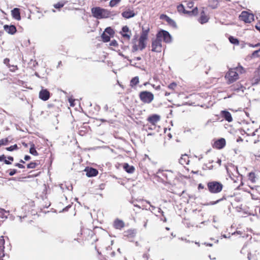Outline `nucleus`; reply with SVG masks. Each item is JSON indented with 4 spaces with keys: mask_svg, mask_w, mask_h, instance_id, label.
I'll list each match as a JSON object with an SVG mask.
<instances>
[{
    "mask_svg": "<svg viewBox=\"0 0 260 260\" xmlns=\"http://www.w3.org/2000/svg\"><path fill=\"white\" fill-rule=\"evenodd\" d=\"M149 31V28L145 29L143 27H142V32L139 39L138 45L134 44L133 46L132 51L133 52H136L138 50H142L146 47V42L148 39Z\"/></svg>",
    "mask_w": 260,
    "mask_h": 260,
    "instance_id": "nucleus-1",
    "label": "nucleus"
},
{
    "mask_svg": "<svg viewBox=\"0 0 260 260\" xmlns=\"http://www.w3.org/2000/svg\"><path fill=\"white\" fill-rule=\"evenodd\" d=\"M244 72V68L241 67H238L235 68L230 69L225 76L229 84L232 83L239 78L238 72L242 73Z\"/></svg>",
    "mask_w": 260,
    "mask_h": 260,
    "instance_id": "nucleus-2",
    "label": "nucleus"
},
{
    "mask_svg": "<svg viewBox=\"0 0 260 260\" xmlns=\"http://www.w3.org/2000/svg\"><path fill=\"white\" fill-rule=\"evenodd\" d=\"M91 12L93 16L97 19L108 18L110 15V13L108 10L100 7L93 8L91 9Z\"/></svg>",
    "mask_w": 260,
    "mask_h": 260,
    "instance_id": "nucleus-3",
    "label": "nucleus"
},
{
    "mask_svg": "<svg viewBox=\"0 0 260 260\" xmlns=\"http://www.w3.org/2000/svg\"><path fill=\"white\" fill-rule=\"evenodd\" d=\"M208 190L212 193H217L220 192L222 188L223 185L219 182L211 181L207 183Z\"/></svg>",
    "mask_w": 260,
    "mask_h": 260,
    "instance_id": "nucleus-4",
    "label": "nucleus"
},
{
    "mask_svg": "<svg viewBox=\"0 0 260 260\" xmlns=\"http://www.w3.org/2000/svg\"><path fill=\"white\" fill-rule=\"evenodd\" d=\"M139 98L144 103L149 104L153 100L154 95L151 92L143 91L140 92Z\"/></svg>",
    "mask_w": 260,
    "mask_h": 260,
    "instance_id": "nucleus-5",
    "label": "nucleus"
},
{
    "mask_svg": "<svg viewBox=\"0 0 260 260\" xmlns=\"http://www.w3.org/2000/svg\"><path fill=\"white\" fill-rule=\"evenodd\" d=\"M152 51L156 52H160L161 51L162 45L161 40L159 38H157L153 40L152 42Z\"/></svg>",
    "mask_w": 260,
    "mask_h": 260,
    "instance_id": "nucleus-6",
    "label": "nucleus"
},
{
    "mask_svg": "<svg viewBox=\"0 0 260 260\" xmlns=\"http://www.w3.org/2000/svg\"><path fill=\"white\" fill-rule=\"evenodd\" d=\"M240 19L245 23H250L254 20V16L252 14L246 11H243L239 16Z\"/></svg>",
    "mask_w": 260,
    "mask_h": 260,
    "instance_id": "nucleus-7",
    "label": "nucleus"
},
{
    "mask_svg": "<svg viewBox=\"0 0 260 260\" xmlns=\"http://www.w3.org/2000/svg\"><path fill=\"white\" fill-rule=\"evenodd\" d=\"M157 38L163 39L164 41L167 43H169L172 42V37L171 35L166 30H162L157 34Z\"/></svg>",
    "mask_w": 260,
    "mask_h": 260,
    "instance_id": "nucleus-8",
    "label": "nucleus"
},
{
    "mask_svg": "<svg viewBox=\"0 0 260 260\" xmlns=\"http://www.w3.org/2000/svg\"><path fill=\"white\" fill-rule=\"evenodd\" d=\"M177 10L179 12H182L184 14H187L190 16L196 15L198 13V8L196 7L191 11L186 10L183 5L180 4L177 6Z\"/></svg>",
    "mask_w": 260,
    "mask_h": 260,
    "instance_id": "nucleus-9",
    "label": "nucleus"
},
{
    "mask_svg": "<svg viewBox=\"0 0 260 260\" xmlns=\"http://www.w3.org/2000/svg\"><path fill=\"white\" fill-rule=\"evenodd\" d=\"M225 140L224 138H220L214 142L213 147L215 148L220 149L223 148L225 145Z\"/></svg>",
    "mask_w": 260,
    "mask_h": 260,
    "instance_id": "nucleus-10",
    "label": "nucleus"
},
{
    "mask_svg": "<svg viewBox=\"0 0 260 260\" xmlns=\"http://www.w3.org/2000/svg\"><path fill=\"white\" fill-rule=\"evenodd\" d=\"M39 98L43 101H46L50 98V92L46 89H42L39 92Z\"/></svg>",
    "mask_w": 260,
    "mask_h": 260,
    "instance_id": "nucleus-11",
    "label": "nucleus"
},
{
    "mask_svg": "<svg viewBox=\"0 0 260 260\" xmlns=\"http://www.w3.org/2000/svg\"><path fill=\"white\" fill-rule=\"evenodd\" d=\"M120 33L123 37L128 40L130 39L132 33L127 26H124L122 27V31Z\"/></svg>",
    "mask_w": 260,
    "mask_h": 260,
    "instance_id": "nucleus-12",
    "label": "nucleus"
},
{
    "mask_svg": "<svg viewBox=\"0 0 260 260\" xmlns=\"http://www.w3.org/2000/svg\"><path fill=\"white\" fill-rule=\"evenodd\" d=\"M220 115L228 122H231L233 121L232 115L229 112L225 110L221 111Z\"/></svg>",
    "mask_w": 260,
    "mask_h": 260,
    "instance_id": "nucleus-13",
    "label": "nucleus"
},
{
    "mask_svg": "<svg viewBox=\"0 0 260 260\" xmlns=\"http://www.w3.org/2000/svg\"><path fill=\"white\" fill-rule=\"evenodd\" d=\"M4 28L7 33L11 35H14L16 32V28L13 25H5Z\"/></svg>",
    "mask_w": 260,
    "mask_h": 260,
    "instance_id": "nucleus-14",
    "label": "nucleus"
},
{
    "mask_svg": "<svg viewBox=\"0 0 260 260\" xmlns=\"http://www.w3.org/2000/svg\"><path fill=\"white\" fill-rule=\"evenodd\" d=\"M85 172H86V175L89 177L95 176L98 173L97 170L92 168L85 169Z\"/></svg>",
    "mask_w": 260,
    "mask_h": 260,
    "instance_id": "nucleus-15",
    "label": "nucleus"
},
{
    "mask_svg": "<svg viewBox=\"0 0 260 260\" xmlns=\"http://www.w3.org/2000/svg\"><path fill=\"white\" fill-rule=\"evenodd\" d=\"M148 121L151 123L153 125H155V124L159 121L160 116L156 114H153L152 116H149L148 119Z\"/></svg>",
    "mask_w": 260,
    "mask_h": 260,
    "instance_id": "nucleus-16",
    "label": "nucleus"
},
{
    "mask_svg": "<svg viewBox=\"0 0 260 260\" xmlns=\"http://www.w3.org/2000/svg\"><path fill=\"white\" fill-rule=\"evenodd\" d=\"M122 17L126 19H129L135 16V13L133 10H128L124 11L121 14Z\"/></svg>",
    "mask_w": 260,
    "mask_h": 260,
    "instance_id": "nucleus-17",
    "label": "nucleus"
},
{
    "mask_svg": "<svg viewBox=\"0 0 260 260\" xmlns=\"http://www.w3.org/2000/svg\"><path fill=\"white\" fill-rule=\"evenodd\" d=\"M179 161L182 165H188L189 162V157L186 154L182 155Z\"/></svg>",
    "mask_w": 260,
    "mask_h": 260,
    "instance_id": "nucleus-18",
    "label": "nucleus"
},
{
    "mask_svg": "<svg viewBox=\"0 0 260 260\" xmlns=\"http://www.w3.org/2000/svg\"><path fill=\"white\" fill-rule=\"evenodd\" d=\"M12 15L14 18L16 20H20L21 19L19 9L18 8H14L12 10Z\"/></svg>",
    "mask_w": 260,
    "mask_h": 260,
    "instance_id": "nucleus-19",
    "label": "nucleus"
},
{
    "mask_svg": "<svg viewBox=\"0 0 260 260\" xmlns=\"http://www.w3.org/2000/svg\"><path fill=\"white\" fill-rule=\"evenodd\" d=\"M114 226L116 229L120 230L124 226V223L121 220L116 219L114 222Z\"/></svg>",
    "mask_w": 260,
    "mask_h": 260,
    "instance_id": "nucleus-20",
    "label": "nucleus"
},
{
    "mask_svg": "<svg viewBox=\"0 0 260 260\" xmlns=\"http://www.w3.org/2000/svg\"><path fill=\"white\" fill-rule=\"evenodd\" d=\"M123 169L128 173H133L135 171V168L133 166H129L128 164L125 163L123 165Z\"/></svg>",
    "mask_w": 260,
    "mask_h": 260,
    "instance_id": "nucleus-21",
    "label": "nucleus"
},
{
    "mask_svg": "<svg viewBox=\"0 0 260 260\" xmlns=\"http://www.w3.org/2000/svg\"><path fill=\"white\" fill-rule=\"evenodd\" d=\"M209 18L205 15L204 12L202 11V12L201 14L200 19L199 20V22L201 24H204L207 22Z\"/></svg>",
    "mask_w": 260,
    "mask_h": 260,
    "instance_id": "nucleus-22",
    "label": "nucleus"
},
{
    "mask_svg": "<svg viewBox=\"0 0 260 260\" xmlns=\"http://www.w3.org/2000/svg\"><path fill=\"white\" fill-rule=\"evenodd\" d=\"M166 20V21L171 26L173 27H176V22L171 18L169 17L168 16H165Z\"/></svg>",
    "mask_w": 260,
    "mask_h": 260,
    "instance_id": "nucleus-23",
    "label": "nucleus"
},
{
    "mask_svg": "<svg viewBox=\"0 0 260 260\" xmlns=\"http://www.w3.org/2000/svg\"><path fill=\"white\" fill-rule=\"evenodd\" d=\"M139 80L138 77H135L131 80V82H130V85L132 87H133L134 86H135L136 85H137L139 83Z\"/></svg>",
    "mask_w": 260,
    "mask_h": 260,
    "instance_id": "nucleus-24",
    "label": "nucleus"
},
{
    "mask_svg": "<svg viewBox=\"0 0 260 260\" xmlns=\"http://www.w3.org/2000/svg\"><path fill=\"white\" fill-rule=\"evenodd\" d=\"M101 37L104 42H108L110 40V36L106 32H103Z\"/></svg>",
    "mask_w": 260,
    "mask_h": 260,
    "instance_id": "nucleus-25",
    "label": "nucleus"
},
{
    "mask_svg": "<svg viewBox=\"0 0 260 260\" xmlns=\"http://www.w3.org/2000/svg\"><path fill=\"white\" fill-rule=\"evenodd\" d=\"M29 152L30 154L37 156L38 155L37 151H36L34 144H31L29 149Z\"/></svg>",
    "mask_w": 260,
    "mask_h": 260,
    "instance_id": "nucleus-26",
    "label": "nucleus"
},
{
    "mask_svg": "<svg viewBox=\"0 0 260 260\" xmlns=\"http://www.w3.org/2000/svg\"><path fill=\"white\" fill-rule=\"evenodd\" d=\"M120 3V0H111L109 3V6L111 7H115Z\"/></svg>",
    "mask_w": 260,
    "mask_h": 260,
    "instance_id": "nucleus-27",
    "label": "nucleus"
},
{
    "mask_svg": "<svg viewBox=\"0 0 260 260\" xmlns=\"http://www.w3.org/2000/svg\"><path fill=\"white\" fill-rule=\"evenodd\" d=\"M104 32H106L110 36L114 34V31L111 27H107V28H106Z\"/></svg>",
    "mask_w": 260,
    "mask_h": 260,
    "instance_id": "nucleus-28",
    "label": "nucleus"
},
{
    "mask_svg": "<svg viewBox=\"0 0 260 260\" xmlns=\"http://www.w3.org/2000/svg\"><path fill=\"white\" fill-rule=\"evenodd\" d=\"M229 40H230V42L233 44H239V41L238 40V39H237L233 37H230L229 38Z\"/></svg>",
    "mask_w": 260,
    "mask_h": 260,
    "instance_id": "nucleus-29",
    "label": "nucleus"
},
{
    "mask_svg": "<svg viewBox=\"0 0 260 260\" xmlns=\"http://www.w3.org/2000/svg\"><path fill=\"white\" fill-rule=\"evenodd\" d=\"M249 179L252 182H255V174L254 173L251 172L249 174Z\"/></svg>",
    "mask_w": 260,
    "mask_h": 260,
    "instance_id": "nucleus-30",
    "label": "nucleus"
},
{
    "mask_svg": "<svg viewBox=\"0 0 260 260\" xmlns=\"http://www.w3.org/2000/svg\"><path fill=\"white\" fill-rule=\"evenodd\" d=\"M8 142V138L3 139L0 140V147L2 145H6Z\"/></svg>",
    "mask_w": 260,
    "mask_h": 260,
    "instance_id": "nucleus-31",
    "label": "nucleus"
},
{
    "mask_svg": "<svg viewBox=\"0 0 260 260\" xmlns=\"http://www.w3.org/2000/svg\"><path fill=\"white\" fill-rule=\"evenodd\" d=\"M37 166V164L34 162H31L28 164L27 166V168L28 169H34Z\"/></svg>",
    "mask_w": 260,
    "mask_h": 260,
    "instance_id": "nucleus-32",
    "label": "nucleus"
},
{
    "mask_svg": "<svg viewBox=\"0 0 260 260\" xmlns=\"http://www.w3.org/2000/svg\"><path fill=\"white\" fill-rule=\"evenodd\" d=\"M244 133L247 134V136H251V133L253 131H252V129L250 128H247L244 131Z\"/></svg>",
    "mask_w": 260,
    "mask_h": 260,
    "instance_id": "nucleus-33",
    "label": "nucleus"
},
{
    "mask_svg": "<svg viewBox=\"0 0 260 260\" xmlns=\"http://www.w3.org/2000/svg\"><path fill=\"white\" fill-rule=\"evenodd\" d=\"M64 6V4L63 3H60V2H59L57 4H55L54 5V7L56 9H60L61 8H62L63 6Z\"/></svg>",
    "mask_w": 260,
    "mask_h": 260,
    "instance_id": "nucleus-34",
    "label": "nucleus"
},
{
    "mask_svg": "<svg viewBox=\"0 0 260 260\" xmlns=\"http://www.w3.org/2000/svg\"><path fill=\"white\" fill-rule=\"evenodd\" d=\"M17 148V145L16 144L11 146L10 147H7L6 149L8 151H13Z\"/></svg>",
    "mask_w": 260,
    "mask_h": 260,
    "instance_id": "nucleus-35",
    "label": "nucleus"
},
{
    "mask_svg": "<svg viewBox=\"0 0 260 260\" xmlns=\"http://www.w3.org/2000/svg\"><path fill=\"white\" fill-rule=\"evenodd\" d=\"M187 8L191 9L193 7V3L192 1H188L186 3Z\"/></svg>",
    "mask_w": 260,
    "mask_h": 260,
    "instance_id": "nucleus-36",
    "label": "nucleus"
},
{
    "mask_svg": "<svg viewBox=\"0 0 260 260\" xmlns=\"http://www.w3.org/2000/svg\"><path fill=\"white\" fill-rule=\"evenodd\" d=\"M259 52H260V49L257 50L253 51L252 54V57H258V53Z\"/></svg>",
    "mask_w": 260,
    "mask_h": 260,
    "instance_id": "nucleus-37",
    "label": "nucleus"
},
{
    "mask_svg": "<svg viewBox=\"0 0 260 260\" xmlns=\"http://www.w3.org/2000/svg\"><path fill=\"white\" fill-rule=\"evenodd\" d=\"M17 172V170L15 169L10 170L9 172V175L10 176H13L15 175Z\"/></svg>",
    "mask_w": 260,
    "mask_h": 260,
    "instance_id": "nucleus-38",
    "label": "nucleus"
},
{
    "mask_svg": "<svg viewBox=\"0 0 260 260\" xmlns=\"http://www.w3.org/2000/svg\"><path fill=\"white\" fill-rule=\"evenodd\" d=\"M6 212H7V211L4 210V209H0V213L1 214V216H2V217L3 218H4V217L7 218V216H4V213H6Z\"/></svg>",
    "mask_w": 260,
    "mask_h": 260,
    "instance_id": "nucleus-39",
    "label": "nucleus"
},
{
    "mask_svg": "<svg viewBox=\"0 0 260 260\" xmlns=\"http://www.w3.org/2000/svg\"><path fill=\"white\" fill-rule=\"evenodd\" d=\"M176 85H177L175 83H172L169 85L168 87L170 89H174L176 87Z\"/></svg>",
    "mask_w": 260,
    "mask_h": 260,
    "instance_id": "nucleus-40",
    "label": "nucleus"
},
{
    "mask_svg": "<svg viewBox=\"0 0 260 260\" xmlns=\"http://www.w3.org/2000/svg\"><path fill=\"white\" fill-rule=\"evenodd\" d=\"M110 45L113 46H117L118 45V43L115 40H113L110 42Z\"/></svg>",
    "mask_w": 260,
    "mask_h": 260,
    "instance_id": "nucleus-41",
    "label": "nucleus"
},
{
    "mask_svg": "<svg viewBox=\"0 0 260 260\" xmlns=\"http://www.w3.org/2000/svg\"><path fill=\"white\" fill-rule=\"evenodd\" d=\"M9 61H10L9 59H8V58H5V59H4V63L5 64H6L8 67L10 68V66L9 63Z\"/></svg>",
    "mask_w": 260,
    "mask_h": 260,
    "instance_id": "nucleus-42",
    "label": "nucleus"
},
{
    "mask_svg": "<svg viewBox=\"0 0 260 260\" xmlns=\"http://www.w3.org/2000/svg\"><path fill=\"white\" fill-rule=\"evenodd\" d=\"M69 102L70 104V106H74L75 104H74V102H75V100H73L72 99H69Z\"/></svg>",
    "mask_w": 260,
    "mask_h": 260,
    "instance_id": "nucleus-43",
    "label": "nucleus"
},
{
    "mask_svg": "<svg viewBox=\"0 0 260 260\" xmlns=\"http://www.w3.org/2000/svg\"><path fill=\"white\" fill-rule=\"evenodd\" d=\"M10 68H11L10 69V71H11L12 72H14L16 70H17V67L16 66H10Z\"/></svg>",
    "mask_w": 260,
    "mask_h": 260,
    "instance_id": "nucleus-44",
    "label": "nucleus"
},
{
    "mask_svg": "<svg viewBox=\"0 0 260 260\" xmlns=\"http://www.w3.org/2000/svg\"><path fill=\"white\" fill-rule=\"evenodd\" d=\"M1 238L2 239H0V246H1V245L2 246H4V245L5 244V240L3 236Z\"/></svg>",
    "mask_w": 260,
    "mask_h": 260,
    "instance_id": "nucleus-45",
    "label": "nucleus"
},
{
    "mask_svg": "<svg viewBox=\"0 0 260 260\" xmlns=\"http://www.w3.org/2000/svg\"><path fill=\"white\" fill-rule=\"evenodd\" d=\"M15 166L16 167H18V168H21V169L24 168V166L23 165L19 164V163L16 164Z\"/></svg>",
    "mask_w": 260,
    "mask_h": 260,
    "instance_id": "nucleus-46",
    "label": "nucleus"
},
{
    "mask_svg": "<svg viewBox=\"0 0 260 260\" xmlns=\"http://www.w3.org/2000/svg\"><path fill=\"white\" fill-rule=\"evenodd\" d=\"M249 46L252 47H257L258 46H260V43H257L255 45L249 44Z\"/></svg>",
    "mask_w": 260,
    "mask_h": 260,
    "instance_id": "nucleus-47",
    "label": "nucleus"
},
{
    "mask_svg": "<svg viewBox=\"0 0 260 260\" xmlns=\"http://www.w3.org/2000/svg\"><path fill=\"white\" fill-rule=\"evenodd\" d=\"M145 201L147 204H149V205H150V207H151V208H152V210H154L155 209V207L154 206H152V205H151L150 204V202L149 201H146V200H145Z\"/></svg>",
    "mask_w": 260,
    "mask_h": 260,
    "instance_id": "nucleus-48",
    "label": "nucleus"
},
{
    "mask_svg": "<svg viewBox=\"0 0 260 260\" xmlns=\"http://www.w3.org/2000/svg\"><path fill=\"white\" fill-rule=\"evenodd\" d=\"M30 159V157L29 155H25L24 156V160H28Z\"/></svg>",
    "mask_w": 260,
    "mask_h": 260,
    "instance_id": "nucleus-49",
    "label": "nucleus"
},
{
    "mask_svg": "<svg viewBox=\"0 0 260 260\" xmlns=\"http://www.w3.org/2000/svg\"><path fill=\"white\" fill-rule=\"evenodd\" d=\"M204 188V185H202L201 183L199 184L198 188L200 189H203Z\"/></svg>",
    "mask_w": 260,
    "mask_h": 260,
    "instance_id": "nucleus-50",
    "label": "nucleus"
},
{
    "mask_svg": "<svg viewBox=\"0 0 260 260\" xmlns=\"http://www.w3.org/2000/svg\"><path fill=\"white\" fill-rule=\"evenodd\" d=\"M255 28H256V29H257L260 32V23L258 24H257L256 26H255Z\"/></svg>",
    "mask_w": 260,
    "mask_h": 260,
    "instance_id": "nucleus-51",
    "label": "nucleus"
},
{
    "mask_svg": "<svg viewBox=\"0 0 260 260\" xmlns=\"http://www.w3.org/2000/svg\"><path fill=\"white\" fill-rule=\"evenodd\" d=\"M5 158L6 157L4 155L0 156V161H3Z\"/></svg>",
    "mask_w": 260,
    "mask_h": 260,
    "instance_id": "nucleus-52",
    "label": "nucleus"
},
{
    "mask_svg": "<svg viewBox=\"0 0 260 260\" xmlns=\"http://www.w3.org/2000/svg\"><path fill=\"white\" fill-rule=\"evenodd\" d=\"M4 162L6 164H7V165H9V164H11V162L9 161V160H7V159H5L4 160Z\"/></svg>",
    "mask_w": 260,
    "mask_h": 260,
    "instance_id": "nucleus-53",
    "label": "nucleus"
},
{
    "mask_svg": "<svg viewBox=\"0 0 260 260\" xmlns=\"http://www.w3.org/2000/svg\"><path fill=\"white\" fill-rule=\"evenodd\" d=\"M158 212L161 213L162 215H164V212L161 210L160 208H158Z\"/></svg>",
    "mask_w": 260,
    "mask_h": 260,
    "instance_id": "nucleus-54",
    "label": "nucleus"
},
{
    "mask_svg": "<svg viewBox=\"0 0 260 260\" xmlns=\"http://www.w3.org/2000/svg\"><path fill=\"white\" fill-rule=\"evenodd\" d=\"M141 59V57H136L134 58V60H140Z\"/></svg>",
    "mask_w": 260,
    "mask_h": 260,
    "instance_id": "nucleus-55",
    "label": "nucleus"
},
{
    "mask_svg": "<svg viewBox=\"0 0 260 260\" xmlns=\"http://www.w3.org/2000/svg\"><path fill=\"white\" fill-rule=\"evenodd\" d=\"M221 200H218L217 201H216V202H213V203H211V205H214L217 203H218Z\"/></svg>",
    "mask_w": 260,
    "mask_h": 260,
    "instance_id": "nucleus-56",
    "label": "nucleus"
},
{
    "mask_svg": "<svg viewBox=\"0 0 260 260\" xmlns=\"http://www.w3.org/2000/svg\"><path fill=\"white\" fill-rule=\"evenodd\" d=\"M8 158L9 160H12V161H13V157H12V156H9V157H8Z\"/></svg>",
    "mask_w": 260,
    "mask_h": 260,
    "instance_id": "nucleus-57",
    "label": "nucleus"
},
{
    "mask_svg": "<svg viewBox=\"0 0 260 260\" xmlns=\"http://www.w3.org/2000/svg\"><path fill=\"white\" fill-rule=\"evenodd\" d=\"M221 160H220V159H218V160H217V162L219 165H221Z\"/></svg>",
    "mask_w": 260,
    "mask_h": 260,
    "instance_id": "nucleus-58",
    "label": "nucleus"
},
{
    "mask_svg": "<svg viewBox=\"0 0 260 260\" xmlns=\"http://www.w3.org/2000/svg\"><path fill=\"white\" fill-rule=\"evenodd\" d=\"M144 226L145 228H146V226H147V221L145 222V223H144Z\"/></svg>",
    "mask_w": 260,
    "mask_h": 260,
    "instance_id": "nucleus-59",
    "label": "nucleus"
},
{
    "mask_svg": "<svg viewBox=\"0 0 260 260\" xmlns=\"http://www.w3.org/2000/svg\"><path fill=\"white\" fill-rule=\"evenodd\" d=\"M239 141H242V139H241V138L238 139L237 140V142H239Z\"/></svg>",
    "mask_w": 260,
    "mask_h": 260,
    "instance_id": "nucleus-60",
    "label": "nucleus"
},
{
    "mask_svg": "<svg viewBox=\"0 0 260 260\" xmlns=\"http://www.w3.org/2000/svg\"><path fill=\"white\" fill-rule=\"evenodd\" d=\"M104 108H105L106 110H107V109H108V106H107V105H106V106H105Z\"/></svg>",
    "mask_w": 260,
    "mask_h": 260,
    "instance_id": "nucleus-61",
    "label": "nucleus"
},
{
    "mask_svg": "<svg viewBox=\"0 0 260 260\" xmlns=\"http://www.w3.org/2000/svg\"><path fill=\"white\" fill-rule=\"evenodd\" d=\"M134 206L135 207H137L139 208H140V207L139 205H134Z\"/></svg>",
    "mask_w": 260,
    "mask_h": 260,
    "instance_id": "nucleus-62",
    "label": "nucleus"
},
{
    "mask_svg": "<svg viewBox=\"0 0 260 260\" xmlns=\"http://www.w3.org/2000/svg\"><path fill=\"white\" fill-rule=\"evenodd\" d=\"M20 162L23 164L24 163V161L22 159L20 160Z\"/></svg>",
    "mask_w": 260,
    "mask_h": 260,
    "instance_id": "nucleus-63",
    "label": "nucleus"
},
{
    "mask_svg": "<svg viewBox=\"0 0 260 260\" xmlns=\"http://www.w3.org/2000/svg\"><path fill=\"white\" fill-rule=\"evenodd\" d=\"M207 245H209V246H211L212 245V244H207Z\"/></svg>",
    "mask_w": 260,
    "mask_h": 260,
    "instance_id": "nucleus-64",
    "label": "nucleus"
}]
</instances>
